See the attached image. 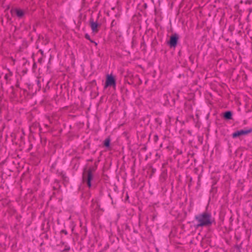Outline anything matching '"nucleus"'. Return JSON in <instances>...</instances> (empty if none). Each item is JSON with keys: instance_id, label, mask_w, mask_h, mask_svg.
<instances>
[{"instance_id": "nucleus-1", "label": "nucleus", "mask_w": 252, "mask_h": 252, "mask_svg": "<svg viewBox=\"0 0 252 252\" xmlns=\"http://www.w3.org/2000/svg\"><path fill=\"white\" fill-rule=\"evenodd\" d=\"M195 219L197 221L196 227L211 225L214 222L211 214L209 213L204 212L195 216Z\"/></svg>"}, {"instance_id": "nucleus-2", "label": "nucleus", "mask_w": 252, "mask_h": 252, "mask_svg": "<svg viewBox=\"0 0 252 252\" xmlns=\"http://www.w3.org/2000/svg\"><path fill=\"white\" fill-rule=\"evenodd\" d=\"M109 86H112L114 89H115L116 87V80L112 74H108L106 76L104 88L106 89Z\"/></svg>"}, {"instance_id": "nucleus-3", "label": "nucleus", "mask_w": 252, "mask_h": 252, "mask_svg": "<svg viewBox=\"0 0 252 252\" xmlns=\"http://www.w3.org/2000/svg\"><path fill=\"white\" fill-rule=\"evenodd\" d=\"M252 131V129H241L234 132L232 134V137L233 138H236L240 135L248 134Z\"/></svg>"}, {"instance_id": "nucleus-4", "label": "nucleus", "mask_w": 252, "mask_h": 252, "mask_svg": "<svg viewBox=\"0 0 252 252\" xmlns=\"http://www.w3.org/2000/svg\"><path fill=\"white\" fill-rule=\"evenodd\" d=\"M11 12L12 13H15L16 14V15L19 18L22 17L24 15V11L20 9L16 8V9H12L11 10Z\"/></svg>"}, {"instance_id": "nucleus-5", "label": "nucleus", "mask_w": 252, "mask_h": 252, "mask_svg": "<svg viewBox=\"0 0 252 252\" xmlns=\"http://www.w3.org/2000/svg\"><path fill=\"white\" fill-rule=\"evenodd\" d=\"M91 29L94 32H98V24L96 22H94L93 21H91Z\"/></svg>"}, {"instance_id": "nucleus-6", "label": "nucleus", "mask_w": 252, "mask_h": 252, "mask_svg": "<svg viewBox=\"0 0 252 252\" xmlns=\"http://www.w3.org/2000/svg\"><path fill=\"white\" fill-rule=\"evenodd\" d=\"M177 43V37L174 36H172L170 37V45L171 46L175 47L176 46Z\"/></svg>"}, {"instance_id": "nucleus-7", "label": "nucleus", "mask_w": 252, "mask_h": 252, "mask_svg": "<svg viewBox=\"0 0 252 252\" xmlns=\"http://www.w3.org/2000/svg\"><path fill=\"white\" fill-rule=\"evenodd\" d=\"M92 179V174L91 171H89L88 174L87 185L89 187H91V180Z\"/></svg>"}, {"instance_id": "nucleus-8", "label": "nucleus", "mask_w": 252, "mask_h": 252, "mask_svg": "<svg viewBox=\"0 0 252 252\" xmlns=\"http://www.w3.org/2000/svg\"><path fill=\"white\" fill-rule=\"evenodd\" d=\"M224 117L225 118L228 120H230L232 119V113L230 111H227L225 113L224 115Z\"/></svg>"}, {"instance_id": "nucleus-9", "label": "nucleus", "mask_w": 252, "mask_h": 252, "mask_svg": "<svg viewBox=\"0 0 252 252\" xmlns=\"http://www.w3.org/2000/svg\"><path fill=\"white\" fill-rule=\"evenodd\" d=\"M104 145L106 147H109L110 144V139L109 138H107L104 140Z\"/></svg>"}, {"instance_id": "nucleus-10", "label": "nucleus", "mask_w": 252, "mask_h": 252, "mask_svg": "<svg viewBox=\"0 0 252 252\" xmlns=\"http://www.w3.org/2000/svg\"><path fill=\"white\" fill-rule=\"evenodd\" d=\"M85 37L86 38H87V39L89 40L91 42H93V43H94L96 45H97V43L94 41H93V40H92L90 38V36L89 35H88V34H86L85 35Z\"/></svg>"}]
</instances>
